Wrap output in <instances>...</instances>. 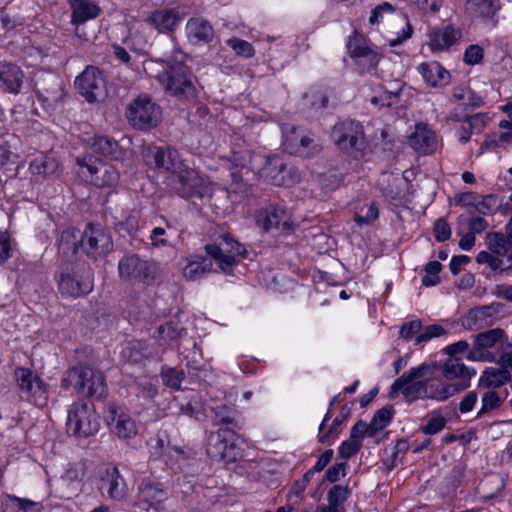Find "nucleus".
<instances>
[{"instance_id":"nucleus-1","label":"nucleus","mask_w":512,"mask_h":512,"mask_svg":"<svg viewBox=\"0 0 512 512\" xmlns=\"http://www.w3.org/2000/svg\"><path fill=\"white\" fill-rule=\"evenodd\" d=\"M437 366L434 363H422L412 367L397 378L390 387L389 397H397L400 393L406 401L418 399L445 401L455 393L464 390L467 383H447L434 375Z\"/></svg>"},{"instance_id":"nucleus-2","label":"nucleus","mask_w":512,"mask_h":512,"mask_svg":"<svg viewBox=\"0 0 512 512\" xmlns=\"http://www.w3.org/2000/svg\"><path fill=\"white\" fill-rule=\"evenodd\" d=\"M185 57L182 51L175 50L167 62V69L158 76V80L172 96L193 99L197 96L196 80L184 64Z\"/></svg>"},{"instance_id":"nucleus-3","label":"nucleus","mask_w":512,"mask_h":512,"mask_svg":"<svg viewBox=\"0 0 512 512\" xmlns=\"http://www.w3.org/2000/svg\"><path fill=\"white\" fill-rule=\"evenodd\" d=\"M63 386L72 387L78 393L88 397L101 398L106 392L104 374L87 364H79L69 369L67 377L63 380Z\"/></svg>"},{"instance_id":"nucleus-4","label":"nucleus","mask_w":512,"mask_h":512,"mask_svg":"<svg viewBox=\"0 0 512 512\" xmlns=\"http://www.w3.org/2000/svg\"><path fill=\"white\" fill-rule=\"evenodd\" d=\"M100 427L99 415L90 401L73 403L68 410L67 430L77 438H88Z\"/></svg>"},{"instance_id":"nucleus-5","label":"nucleus","mask_w":512,"mask_h":512,"mask_svg":"<svg viewBox=\"0 0 512 512\" xmlns=\"http://www.w3.org/2000/svg\"><path fill=\"white\" fill-rule=\"evenodd\" d=\"M332 138L336 146L352 155L360 158L367 147L363 126L360 122L346 119L334 125Z\"/></svg>"},{"instance_id":"nucleus-6","label":"nucleus","mask_w":512,"mask_h":512,"mask_svg":"<svg viewBox=\"0 0 512 512\" xmlns=\"http://www.w3.org/2000/svg\"><path fill=\"white\" fill-rule=\"evenodd\" d=\"M126 117L135 129L149 130L160 123L162 110L149 95L141 94L127 106Z\"/></svg>"},{"instance_id":"nucleus-7","label":"nucleus","mask_w":512,"mask_h":512,"mask_svg":"<svg viewBox=\"0 0 512 512\" xmlns=\"http://www.w3.org/2000/svg\"><path fill=\"white\" fill-rule=\"evenodd\" d=\"M236 440L237 434L230 428H220L212 432L208 438V456L216 461L235 462L241 456Z\"/></svg>"},{"instance_id":"nucleus-8","label":"nucleus","mask_w":512,"mask_h":512,"mask_svg":"<svg viewBox=\"0 0 512 512\" xmlns=\"http://www.w3.org/2000/svg\"><path fill=\"white\" fill-rule=\"evenodd\" d=\"M205 250L224 273H231L236 264L235 257L246 252L245 247L230 235L221 236L218 243L207 244Z\"/></svg>"},{"instance_id":"nucleus-9","label":"nucleus","mask_w":512,"mask_h":512,"mask_svg":"<svg viewBox=\"0 0 512 512\" xmlns=\"http://www.w3.org/2000/svg\"><path fill=\"white\" fill-rule=\"evenodd\" d=\"M118 270L121 278L150 283L157 276L158 266L153 261L142 259L136 254H131L119 261Z\"/></svg>"},{"instance_id":"nucleus-10","label":"nucleus","mask_w":512,"mask_h":512,"mask_svg":"<svg viewBox=\"0 0 512 512\" xmlns=\"http://www.w3.org/2000/svg\"><path fill=\"white\" fill-rule=\"evenodd\" d=\"M58 287L62 294L79 297L88 294L93 288V274L90 268L82 267L71 271H62L58 279Z\"/></svg>"},{"instance_id":"nucleus-11","label":"nucleus","mask_w":512,"mask_h":512,"mask_svg":"<svg viewBox=\"0 0 512 512\" xmlns=\"http://www.w3.org/2000/svg\"><path fill=\"white\" fill-rule=\"evenodd\" d=\"M81 246L88 256L107 255L113 249L110 232L101 224H88L81 236Z\"/></svg>"},{"instance_id":"nucleus-12","label":"nucleus","mask_w":512,"mask_h":512,"mask_svg":"<svg viewBox=\"0 0 512 512\" xmlns=\"http://www.w3.org/2000/svg\"><path fill=\"white\" fill-rule=\"evenodd\" d=\"M75 86L81 96L89 103L101 100L106 95V84L103 72L95 66H87L76 77Z\"/></svg>"},{"instance_id":"nucleus-13","label":"nucleus","mask_w":512,"mask_h":512,"mask_svg":"<svg viewBox=\"0 0 512 512\" xmlns=\"http://www.w3.org/2000/svg\"><path fill=\"white\" fill-rule=\"evenodd\" d=\"M171 185L175 193L182 198H202L207 192L204 178L186 165L174 175Z\"/></svg>"},{"instance_id":"nucleus-14","label":"nucleus","mask_w":512,"mask_h":512,"mask_svg":"<svg viewBox=\"0 0 512 512\" xmlns=\"http://www.w3.org/2000/svg\"><path fill=\"white\" fill-rule=\"evenodd\" d=\"M264 166L258 171L261 178L275 186H292L301 179L300 172L287 167L277 157L264 158Z\"/></svg>"},{"instance_id":"nucleus-15","label":"nucleus","mask_w":512,"mask_h":512,"mask_svg":"<svg viewBox=\"0 0 512 512\" xmlns=\"http://www.w3.org/2000/svg\"><path fill=\"white\" fill-rule=\"evenodd\" d=\"M144 158L148 165L171 172L173 175L181 171L185 165L179 152L168 146H149L144 152Z\"/></svg>"},{"instance_id":"nucleus-16","label":"nucleus","mask_w":512,"mask_h":512,"mask_svg":"<svg viewBox=\"0 0 512 512\" xmlns=\"http://www.w3.org/2000/svg\"><path fill=\"white\" fill-rule=\"evenodd\" d=\"M347 48L361 73H371L376 69L381 56L366 44L362 36L355 34L350 37Z\"/></svg>"},{"instance_id":"nucleus-17","label":"nucleus","mask_w":512,"mask_h":512,"mask_svg":"<svg viewBox=\"0 0 512 512\" xmlns=\"http://www.w3.org/2000/svg\"><path fill=\"white\" fill-rule=\"evenodd\" d=\"M77 163L81 167H86L91 175V181L98 187H111L118 182L119 173L111 164L105 163L92 155L78 157Z\"/></svg>"},{"instance_id":"nucleus-18","label":"nucleus","mask_w":512,"mask_h":512,"mask_svg":"<svg viewBox=\"0 0 512 512\" xmlns=\"http://www.w3.org/2000/svg\"><path fill=\"white\" fill-rule=\"evenodd\" d=\"M504 336V330L495 328L481 332L475 336L472 349L468 353V359L473 361H489L494 362L495 355L488 351L496 345Z\"/></svg>"},{"instance_id":"nucleus-19","label":"nucleus","mask_w":512,"mask_h":512,"mask_svg":"<svg viewBox=\"0 0 512 512\" xmlns=\"http://www.w3.org/2000/svg\"><path fill=\"white\" fill-rule=\"evenodd\" d=\"M257 225L268 232L273 229L281 232H289L291 229L288 212L281 206L269 205L259 210L255 216Z\"/></svg>"},{"instance_id":"nucleus-20","label":"nucleus","mask_w":512,"mask_h":512,"mask_svg":"<svg viewBox=\"0 0 512 512\" xmlns=\"http://www.w3.org/2000/svg\"><path fill=\"white\" fill-rule=\"evenodd\" d=\"M105 419L111 432L120 439H130L137 434V426L132 417L115 405L108 406Z\"/></svg>"},{"instance_id":"nucleus-21","label":"nucleus","mask_w":512,"mask_h":512,"mask_svg":"<svg viewBox=\"0 0 512 512\" xmlns=\"http://www.w3.org/2000/svg\"><path fill=\"white\" fill-rule=\"evenodd\" d=\"M17 385L28 400H46V388L44 382L33 371L28 368H17L15 370Z\"/></svg>"},{"instance_id":"nucleus-22","label":"nucleus","mask_w":512,"mask_h":512,"mask_svg":"<svg viewBox=\"0 0 512 512\" xmlns=\"http://www.w3.org/2000/svg\"><path fill=\"white\" fill-rule=\"evenodd\" d=\"M98 489L103 496L121 501L127 494V484L117 467H109L101 475Z\"/></svg>"},{"instance_id":"nucleus-23","label":"nucleus","mask_w":512,"mask_h":512,"mask_svg":"<svg viewBox=\"0 0 512 512\" xmlns=\"http://www.w3.org/2000/svg\"><path fill=\"white\" fill-rule=\"evenodd\" d=\"M465 10L486 27L494 28L498 23L496 15L500 10V3L499 0H466Z\"/></svg>"},{"instance_id":"nucleus-24","label":"nucleus","mask_w":512,"mask_h":512,"mask_svg":"<svg viewBox=\"0 0 512 512\" xmlns=\"http://www.w3.org/2000/svg\"><path fill=\"white\" fill-rule=\"evenodd\" d=\"M486 241L490 251L498 255H507L506 268H512V217L505 226V233H488Z\"/></svg>"},{"instance_id":"nucleus-25","label":"nucleus","mask_w":512,"mask_h":512,"mask_svg":"<svg viewBox=\"0 0 512 512\" xmlns=\"http://www.w3.org/2000/svg\"><path fill=\"white\" fill-rule=\"evenodd\" d=\"M24 73L15 64L0 63V89L7 93L18 94L23 85Z\"/></svg>"},{"instance_id":"nucleus-26","label":"nucleus","mask_w":512,"mask_h":512,"mask_svg":"<svg viewBox=\"0 0 512 512\" xmlns=\"http://www.w3.org/2000/svg\"><path fill=\"white\" fill-rule=\"evenodd\" d=\"M187 334L186 328L177 319H170L159 325L154 338L160 345L178 346V341Z\"/></svg>"},{"instance_id":"nucleus-27","label":"nucleus","mask_w":512,"mask_h":512,"mask_svg":"<svg viewBox=\"0 0 512 512\" xmlns=\"http://www.w3.org/2000/svg\"><path fill=\"white\" fill-rule=\"evenodd\" d=\"M168 498V492L161 484L144 479L138 487V500L147 504L149 507L157 509V505L161 504Z\"/></svg>"},{"instance_id":"nucleus-28","label":"nucleus","mask_w":512,"mask_h":512,"mask_svg":"<svg viewBox=\"0 0 512 512\" xmlns=\"http://www.w3.org/2000/svg\"><path fill=\"white\" fill-rule=\"evenodd\" d=\"M409 143L419 153H432L437 145L435 132L426 125L418 124L415 132L409 138Z\"/></svg>"},{"instance_id":"nucleus-29","label":"nucleus","mask_w":512,"mask_h":512,"mask_svg":"<svg viewBox=\"0 0 512 512\" xmlns=\"http://www.w3.org/2000/svg\"><path fill=\"white\" fill-rule=\"evenodd\" d=\"M29 170L33 176L45 179L57 177L60 174L61 167L54 156L41 154L31 161Z\"/></svg>"},{"instance_id":"nucleus-30","label":"nucleus","mask_w":512,"mask_h":512,"mask_svg":"<svg viewBox=\"0 0 512 512\" xmlns=\"http://www.w3.org/2000/svg\"><path fill=\"white\" fill-rule=\"evenodd\" d=\"M186 33L193 44L209 43L214 37L210 23L203 18H191L186 24Z\"/></svg>"},{"instance_id":"nucleus-31","label":"nucleus","mask_w":512,"mask_h":512,"mask_svg":"<svg viewBox=\"0 0 512 512\" xmlns=\"http://www.w3.org/2000/svg\"><path fill=\"white\" fill-rule=\"evenodd\" d=\"M418 71L424 81L432 87L444 86L450 79L449 72L436 61L421 63Z\"/></svg>"},{"instance_id":"nucleus-32","label":"nucleus","mask_w":512,"mask_h":512,"mask_svg":"<svg viewBox=\"0 0 512 512\" xmlns=\"http://www.w3.org/2000/svg\"><path fill=\"white\" fill-rule=\"evenodd\" d=\"M39 96L48 102H57L63 96L62 81L55 74H47L36 82Z\"/></svg>"},{"instance_id":"nucleus-33","label":"nucleus","mask_w":512,"mask_h":512,"mask_svg":"<svg viewBox=\"0 0 512 512\" xmlns=\"http://www.w3.org/2000/svg\"><path fill=\"white\" fill-rule=\"evenodd\" d=\"M181 17L175 9L154 11L148 18V22L159 32H172L177 27Z\"/></svg>"},{"instance_id":"nucleus-34","label":"nucleus","mask_w":512,"mask_h":512,"mask_svg":"<svg viewBox=\"0 0 512 512\" xmlns=\"http://www.w3.org/2000/svg\"><path fill=\"white\" fill-rule=\"evenodd\" d=\"M461 38L460 30L448 25L430 35V47L433 51H442L454 45Z\"/></svg>"},{"instance_id":"nucleus-35","label":"nucleus","mask_w":512,"mask_h":512,"mask_svg":"<svg viewBox=\"0 0 512 512\" xmlns=\"http://www.w3.org/2000/svg\"><path fill=\"white\" fill-rule=\"evenodd\" d=\"M121 150L118 142L107 136H96L91 145V154L103 156L109 159H118Z\"/></svg>"},{"instance_id":"nucleus-36","label":"nucleus","mask_w":512,"mask_h":512,"mask_svg":"<svg viewBox=\"0 0 512 512\" xmlns=\"http://www.w3.org/2000/svg\"><path fill=\"white\" fill-rule=\"evenodd\" d=\"M72 7V22L84 23L98 16L100 9L91 0H69Z\"/></svg>"},{"instance_id":"nucleus-37","label":"nucleus","mask_w":512,"mask_h":512,"mask_svg":"<svg viewBox=\"0 0 512 512\" xmlns=\"http://www.w3.org/2000/svg\"><path fill=\"white\" fill-rule=\"evenodd\" d=\"M510 381V371L502 366L486 368L480 377V385L485 388L501 387Z\"/></svg>"},{"instance_id":"nucleus-38","label":"nucleus","mask_w":512,"mask_h":512,"mask_svg":"<svg viewBox=\"0 0 512 512\" xmlns=\"http://www.w3.org/2000/svg\"><path fill=\"white\" fill-rule=\"evenodd\" d=\"M41 504L16 496L7 495L2 501L3 512H40Z\"/></svg>"},{"instance_id":"nucleus-39","label":"nucleus","mask_w":512,"mask_h":512,"mask_svg":"<svg viewBox=\"0 0 512 512\" xmlns=\"http://www.w3.org/2000/svg\"><path fill=\"white\" fill-rule=\"evenodd\" d=\"M443 375L447 380L461 378L457 383L465 381L467 384L471 377L468 368L458 357H451L445 362L443 366Z\"/></svg>"},{"instance_id":"nucleus-40","label":"nucleus","mask_w":512,"mask_h":512,"mask_svg":"<svg viewBox=\"0 0 512 512\" xmlns=\"http://www.w3.org/2000/svg\"><path fill=\"white\" fill-rule=\"evenodd\" d=\"M212 269V262L209 259L201 258L200 260L190 261L183 268V275L187 280L195 281L202 278Z\"/></svg>"},{"instance_id":"nucleus-41","label":"nucleus","mask_w":512,"mask_h":512,"mask_svg":"<svg viewBox=\"0 0 512 512\" xmlns=\"http://www.w3.org/2000/svg\"><path fill=\"white\" fill-rule=\"evenodd\" d=\"M503 403V399L500 397L498 392L494 390H488L481 396V406L477 412L476 417L482 418L490 412L498 409Z\"/></svg>"},{"instance_id":"nucleus-42","label":"nucleus","mask_w":512,"mask_h":512,"mask_svg":"<svg viewBox=\"0 0 512 512\" xmlns=\"http://www.w3.org/2000/svg\"><path fill=\"white\" fill-rule=\"evenodd\" d=\"M453 97L465 109L476 108L482 104V98L468 88L455 89Z\"/></svg>"},{"instance_id":"nucleus-43","label":"nucleus","mask_w":512,"mask_h":512,"mask_svg":"<svg viewBox=\"0 0 512 512\" xmlns=\"http://www.w3.org/2000/svg\"><path fill=\"white\" fill-rule=\"evenodd\" d=\"M146 344L142 341H131L126 344L122 350V355L128 361L139 363L143 358L147 357Z\"/></svg>"},{"instance_id":"nucleus-44","label":"nucleus","mask_w":512,"mask_h":512,"mask_svg":"<svg viewBox=\"0 0 512 512\" xmlns=\"http://www.w3.org/2000/svg\"><path fill=\"white\" fill-rule=\"evenodd\" d=\"M392 413L387 408L379 409L368 424L370 437H374L379 431L384 429L391 421Z\"/></svg>"},{"instance_id":"nucleus-45","label":"nucleus","mask_w":512,"mask_h":512,"mask_svg":"<svg viewBox=\"0 0 512 512\" xmlns=\"http://www.w3.org/2000/svg\"><path fill=\"white\" fill-rule=\"evenodd\" d=\"M161 377L164 384L173 389H180L185 373L177 368H162Z\"/></svg>"},{"instance_id":"nucleus-46","label":"nucleus","mask_w":512,"mask_h":512,"mask_svg":"<svg viewBox=\"0 0 512 512\" xmlns=\"http://www.w3.org/2000/svg\"><path fill=\"white\" fill-rule=\"evenodd\" d=\"M212 411L215 415L218 425L231 424L235 427L238 426L237 421L235 419V411L231 407L225 404H220L212 407Z\"/></svg>"},{"instance_id":"nucleus-47","label":"nucleus","mask_w":512,"mask_h":512,"mask_svg":"<svg viewBox=\"0 0 512 512\" xmlns=\"http://www.w3.org/2000/svg\"><path fill=\"white\" fill-rule=\"evenodd\" d=\"M378 215V208L372 203L367 208H362L356 212L354 220L360 226L370 225L378 218Z\"/></svg>"},{"instance_id":"nucleus-48","label":"nucleus","mask_w":512,"mask_h":512,"mask_svg":"<svg viewBox=\"0 0 512 512\" xmlns=\"http://www.w3.org/2000/svg\"><path fill=\"white\" fill-rule=\"evenodd\" d=\"M464 222H467L469 231L474 235L482 233L488 228V222L480 216L470 215L469 217H465L464 215H460L458 217V224Z\"/></svg>"},{"instance_id":"nucleus-49","label":"nucleus","mask_w":512,"mask_h":512,"mask_svg":"<svg viewBox=\"0 0 512 512\" xmlns=\"http://www.w3.org/2000/svg\"><path fill=\"white\" fill-rule=\"evenodd\" d=\"M500 257L501 255H498L492 251L491 253L487 251H481L476 257V262L479 264H488L492 270H499L503 269V259ZM502 257L507 258V255H502Z\"/></svg>"},{"instance_id":"nucleus-50","label":"nucleus","mask_w":512,"mask_h":512,"mask_svg":"<svg viewBox=\"0 0 512 512\" xmlns=\"http://www.w3.org/2000/svg\"><path fill=\"white\" fill-rule=\"evenodd\" d=\"M227 44L235 51V53L239 56L245 58H251L255 54V49L252 44L249 42L239 39V38H231L227 40Z\"/></svg>"},{"instance_id":"nucleus-51","label":"nucleus","mask_w":512,"mask_h":512,"mask_svg":"<svg viewBox=\"0 0 512 512\" xmlns=\"http://www.w3.org/2000/svg\"><path fill=\"white\" fill-rule=\"evenodd\" d=\"M446 334V330L438 324H433L425 327L415 338V345L428 342L432 338L440 337Z\"/></svg>"},{"instance_id":"nucleus-52","label":"nucleus","mask_w":512,"mask_h":512,"mask_svg":"<svg viewBox=\"0 0 512 512\" xmlns=\"http://www.w3.org/2000/svg\"><path fill=\"white\" fill-rule=\"evenodd\" d=\"M343 422V417L342 416H337L329 430L327 432H319V435H318V439H319V442H321L322 444H330L332 441H334L338 435L340 434V426Z\"/></svg>"},{"instance_id":"nucleus-53","label":"nucleus","mask_w":512,"mask_h":512,"mask_svg":"<svg viewBox=\"0 0 512 512\" xmlns=\"http://www.w3.org/2000/svg\"><path fill=\"white\" fill-rule=\"evenodd\" d=\"M349 489L341 485H334L328 492V502L331 505L339 506L348 498Z\"/></svg>"},{"instance_id":"nucleus-54","label":"nucleus","mask_w":512,"mask_h":512,"mask_svg":"<svg viewBox=\"0 0 512 512\" xmlns=\"http://www.w3.org/2000/svg\"><path fill=\"white\" fill-rule=\"evenodd\" d=\"M395 11V8L388 2H383L376 6L369 17V23L371 25L379 24L385 14H393Z\"/></svg>"},{"instance_id":"nucleus-55","label":"nucleus","mask_w":512,"mask_h":512,"mask_svg":"<svg viewBox=\"0 0 512 512\" xmlns=\"http://www.w3.org/2000/svg\"><path fill=\"white\" fill-rule=\"evenodd\" d=\"M361 446V442H356V440L349 437L340 445L338 449L339 456L342 459H349L360 450Z\"/></svg>"},{"instance_id":"nucleus-56","label":"nucleus","mask_w":512,"mask_h":512,"mask_svg":"<svg viewBox=\"0 0 512 512\" xmlns=\"http://www.w3.org/2000/svg\"><path fill=\"white\" fill-rule=\"evenodd\" d=\"M401 21L403 22L404 26L401 28L399 32L396 33V37L388 39L389 45L391 47H395L397 45L402 44L405 40L409 39L412 36V25L405 18H402Z\"/></svg>"},{"instance_id":"nucleus-57","label":"nucleus","mask_w":512,"mask_h":512,"mask_svg":"<svg viewBox=\"0 0 512 512\" xmlns=\"http://www.w3.org/2000/svg\"><path fill=\"white\" fill-rule=\"evenodd\" d=\"M211 119L209 109L205 105H198L195 112L191 113L189 120L191 123L199 126L200 128L206 126L207 122Z\"/></svg>"},{"instance_id":"nucleus-58","label":"nucleus","mask_w":512,"mask_h":512,"mask_svg":"<svg viewBox=\"0 0 512 512\" xmlns=\"http://www.w3.org/2000/svg\"><path fill=\"white\" fill-rule=\"evenodd\" d=\"M313 143H314L313 138H311L308 135H302L299 138V143H298L299 152H295V154L300 155V156L309 157L314 152H318L319 151L318 146L313 145Z\"/></svg>"},{"instance_id":"nucleus-59","label":"nucleus","mask_w":512,"mask_h":512,"mask_svg":"<svg viewBox=\"0 0 512 512\" xmlns=\"http://www.w3.org/2000/svg\"><path fill=\"white\" fill-rule=\"evenodd\" d=\"M302 135L297 132L295 127L291 128L290 133H287L284 135V142L283 145L285 147V150L288 151L290 154H295V152H299V138Z\"/></svg>"},{"instance_id":"nucleus-60","label":"nucleus","mask_w":512,"mask_h":512,"mask_svg":"<svg viewBox=\"0 0 512 512\" xmlns=\"http://www.w3.org/2000/svg\"><path fill=\"white\" fill-rule=\"evenodd\" d=\"M434 236L438 242H444L451 237L450 225L443 218H439L435 222Z\"/></svg>"},{"instance_id":"nucleus-61","label":"nucleus","mask_w":512,"mask_h":512,"mask_svg":"<svg viewBox=\"0 0 512 512\" xmlns=\"http://www.w3.org/2000/svg\"><path fill=\"white\" fill-rule=\"evenodd\" d=\"M483 49L479 45H470L464 53V62L468 65H475L482 61Z\"/></svg>"},{"instance_id":"nucleus-62","label":"nucleus","mask_w":512,"mask_h":512,"mask_svg":"<svg viewBox=\"0 0 512 512\" xmlns=\"http://www.w3.org/2000/svg\"><path fill=\"white\" fill-rule=\"evenodd\" d=\"M12 257L10 236L6 231H0V263L6 262Z\"/></svg>"},{"instance_id":"nucleus-63","label":"nucleus","mask_w":512,"mask_h":512,"mask_svg":"<svg viewBox=\"0 0 512 512\" xmlns=\"http://www.w3.org/2000/svg\"><path fill=\"white\" fill-rule=\"evenodd\" d=\"M422 329V323L419 320L404 323L400 329V336L405 340L411 339L415 334H419Z\"/></svg>"},{"instance_id":"nucleus-64","label":"nucleus","mask_w":512,"mask_h":512,"mask_svg":"<svg viewBox=\"0 0 512 512\" xmlns=\"http://www.w3.org/2000/svg\"><path fill=\"white\" fill-rule=\"evenodd\" d=\"M364 436L370 437V429L366 422L359 420L351 428L350 438L356 440V442H361Z\"/></svg>"}]
</instances>
